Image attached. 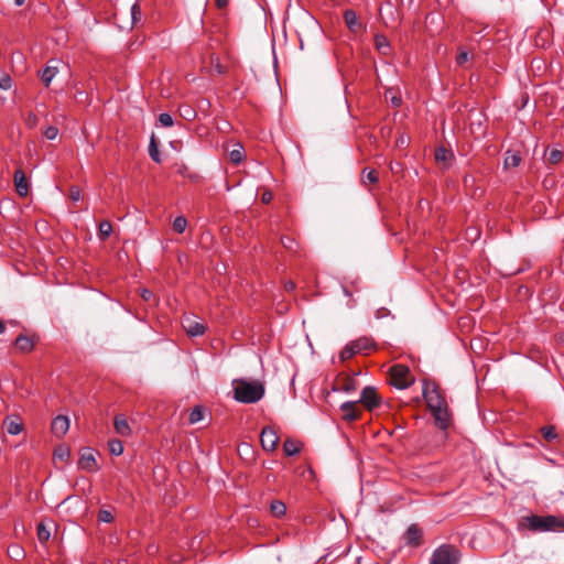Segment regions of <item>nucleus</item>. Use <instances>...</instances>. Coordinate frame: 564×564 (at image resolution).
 I'll use <instances>...</instances> for the list:
<instances>
[{
	"label": "nucleus",
	"instance_id": "29",
	"mask_svg": "<svg viewBox=\"0 0 564 564\" xmlns=\"http://www.w3.org/2000/svg\"><path fill=\"white\" fill-rule=\"evenodd\" d=\"M149 155L154 162H156V163L161 162V155L159 152V147H158V142H156L154 134H152V137L150 139Z\"/></svg>",
	"mask_w": 564,
	"mask_h": 564
},
{
	"label": "nucleus",
	"instance_id": "9",
	"mask_svg": "<svg viewBox=\"0 0 564 564\" xmlns=\"http://www.w3.org/2000/svg\"><path fill=\"white\" fill-rule=\"evenodd\" d=\"M13 182L18 195L21 197L28 196L30 192V184L25 176V173L21 169L14 172Z\"/></svg>",
	"mask_w": 564,
	"mask_h": 564
},
{
	"label": "nucleus",
	"instance_id": "50",
	"mask_svg": "<svg viewBox=\"0 0 564 564\" xmlns=\"http://www.w3.org/2000/svg\"><path fill=\"white\" fill-rule=\"evenodd\" d=\"M28 123L34 126L36 123V116L31 113L28 118Z\"/></svg>",
	"mask_w": 564,
	"mask_h": 564
},
{
	"label": "nucleus",
	"instance_id": "14",
	"mask_svg": "<svg viewBox=\"0 0 564 564\" xmlns=\"http://www.w3.org/2000/svg\"><path fill=\"white\" fill-rule=\"evenodd\" d=\"M344 21L348 29L354 33H358L362 29V25L359 22L358 17L354 10L349 9L344 12Z\"/></svg>",
	"mask_w": 564,
	"mask_h": 564
},
{
	"label": "nucleus",
	"instance_id": "27",
	"mask_svg": "<svg viewBox=\"0 0 564 564\" xmlns=\"http://www.w3.org/2000/svg\"><path fill=\"white\" fill-rule=\"evenodd\" d=\"M379 180L378 172L376 170L364 169L361 173L362 184H376Z\"/></svg>",
	"mask_w": 564,
	"mask_h": 564
},
{
	"label": "nucleus",
	"instance_id": "15",
	"mask_svg": "<svg viewBox=\"0 0 564 564\" xmlns=\"http://www.w3.org/2000/svg\"><path fill=\"white\" fill-rule=\"evenodd\" d=\"M52 62H50L46 67L39 72V75L41 77V80L43 82L45 87H48L53 80V78L58 73V67L56 65H52Z\"/></svg>",
	"mask_w": 564,
	"mask_h": 564
},
{
	"label": "nucleus",
	"instance_id": "38",
	"mask_svg": "<svg viewBox=\"0 0 564 564\" xmlns=\"http://www.w3.org/2000/svg\"><path fill=\"white\" fill-rule=\"evenodd\" d=\"M562 159H563V153L560 150L554 149L549 153L547 162L551 164H557L558 162L562 161Z\"/></svg>",
	"mask_w": 564,
	"mask_h": 564
},
{
	"label": "nucleus",
	"instance_id": "8",
	"mask_svg": "<svg viewBox=\"0 0 564 564\" xmlns=\"http://www.w3.org/2000/svg\"><path fill=\"white\" fill-rule=\"evenodd\" d=\"M78 467L88 473H94L99 469L94 452L90 448H85L79 457Z\"/></svg>",
	"mask_w": 564,
	"mask_h": 564
},
{
	"label": "nucleus",
	"instance_id": "39",
	"mask_svg": "<svg viewBox=\"0 0 564 564\" xmlns=\"http://www.w3.org/2000/svg\"><path fill=\"white\" fill-rule=\"evenodd\" d=\"M12 87V78L4 74L0 77V89L9 90Z\"/></svg>",
	"mask_w": 564,
	"mask_h": 564
},
{
	"label": "nucleus",
	"instance_id": "32",
	"mask_svg": "<svg viewBox=\"0 0 564 564\" xmlns=\"http://www.w3.org/2000/svg\"><path fill=\"white\" fill-rule=\"evenodd\" d=\"M37 539L40 540V542L42 543H45L50 540V536H51V532L48 530V528L43 523H39L37 524Z\"/></svg>",
	"mask_w": 564,
	"mask_h": 564
},
{
	"label": "nucleus",
	"instance_id": "11",
	"mask_svg": "<svg viewBox=\"0 0 564 564\" xmlns=\"http://www.w3.org/2000/svg\"><path fill=\"white\" fill-rule=\"evenodd\" d=\"M182 325L185 332L192 337L202 336L206 330L205 326L202 323L196 322L191 317H184L182 321Z\"/></svg>",
	"mask_w": 564,
	"mask_h": 564
},
{
	"label": "nucleus",
	"instance_id": "51",
	"mask_svg": "<svg viewBox=\"0 0 564 564\" xmlns=\"http://www.w3.org/2000/svg\"><path fill=\"white\" fill-rule=\"evenodd\" d=\"M271 198H272L271 193H264V194L262 195V202H263V203H269V202L271 200Z\"/></svg>",
	"mask_w": 564,
	"mask_h": 564
},
{
	"label": "nucleus",
	"instance_id": "41",
	"mask_svg": "<svg viewBox=\"0 0 564 564\" xmlns=\"http://www.w3.org/2000/svg\"><path fill=\"white\" fill-rule=\"evenodd\" d=\"M98 520L105 523H110L113 520V516L109 510H100L98 514Z\"/></svg>",
	"mask_w": 564,
	"mask_h": 564
},
{
	"label": "nucleus",
	"instance_id": "31",
	"mask_svg": "<svg viewBox=\"0 0 564 564\" xmlns=\"http://www.w3.org/2000/svg\"><path fill=\"white\" fill-rule=\"evenodd\" d=\"M180 115L183 119L192 121L196 118V111L189 105H183L180 107Z\"/></svg>",
	"mask_w": 564,
	"mask_h": 564
},
{
	"label": "nucleus",
	"instance_id": "55",
	"mask_svg": "<svg viewBox=\"0 0 564 564\" xmlns=\"http://www.w3.org/2000/svg\"><path fill=\"white\" fill-rule=\"evenodd\" d=\"M6 329L4 324L0 321V334H2Z\"/></svg>",
	"mask_w": 564,
	"mask_h": 564
},
{
	"label": "nucleus",
	"instance_id": "44",
	"mask_svg": "<svg viewBox=\"0 0 564 564\" xmlns=\"http://www.w3.org/2000/svg\"><path fill=\"white\" fill-rule=\"evenodd\" d=\"M69 198L73 200V202H78L80 198H82V192L79 189V187L77 186H72L69 188Z\"/></svg>",
	"mask_w": 564,
	"mask_h": 564
},
{
	"label": "nucleus",
	"instance_id": "5",
	"mask_svg": "<svg viewBox=\"0 0 564 564\" xmlns=\"http://www.w3.org/2000/svg\"><path fill=\"white\" fill-rule=\"evenodd\" d=\"M390 383L397 389H406L414 382L410 369L404 365H394L390 368Z\"/></svg>",
	"mask_w": 564,
	"mask_h": 564
},
{
	"label": "nucleus",
	"instance_id": "24",
	"mask_svg": "<svg viewBox=\"0 0 564 564\" xmlns=\"http://www.w3.org/2000/svg\"><path fill=\"white\" fill-rule=\"evenodd\" d=\"M270 512L275 518H281L286 512V506L281 500H273L270 503Z\"/></svg>",
	"mask_w": 564,
	"mask_h": 564
},
{
	"label": "nucleus",
	"instance_id": "40",
	"mask_svg": "<svg viewBox=\"0 0 564 564\" xmlns=\"http://www.w3.org/2000/svg\"><path fill=\"white\" fill-rule=\"evenodd\" d=\"M43 134L47 140H54L58 135V129L54 126H50L43 131Z\"/></svg>",
	"mask_w": 564,
	"mask_h": 564
},
{
	"label": "nucleus",
	"instance_id": "35",
	"mask_svg": "<svg viewBox=\"0 0 564 564\" xmlns=\"http://www.w3.org/2000/svg\"><path fill=\"white\" fill-rule=\"evenodd\" d=\"M130 14H131V26L138 24L141 21V8L137 2L131 6Z\"/></svg>",
	"mask_w": 564,
	"mask_h": 564
},
{
	"label": "nucleus",
	"instance_id": "16",
	"mask_svg": "<svg viewBox=\"0 0 564 564\" xmlns=\"http://www.w3.org/2000/svg\"><path fill=\"white\" fill-rule=\"evenodd\" d=\"M337 389L344 392H352L357 389L358 383L354 377L344 376L343 378H338L336 381Z\"/></svg>",
	"mask_w": 564,
	"mask_h": 564
},
{
	"label": "nucleus",
	"instance_id": "10",
	"mask_svg": "<svg viewBox=\"0 0 564 564\" xmlns=\"http://www.w3.org/2000/svg\"><path fill=\"white\" fill-rule=\"evenodd\" d=\"M357 401H347L340 405L343 412V420L354 422L359 419L360 412L357 409Z\"/></svg>",
	"mask_w": 564,
	"mask_h": 564
},
{
	"label": "nucleus",
	"instance_id": "2",
	"mask_svg": "<svg viewBox=\"0 0 564 564\" xmlns=\"http://www.w3.org/2000/svg\"><path fill=\"white\" fill-rule=\"evenodd\" d=\"M519 529L531 532H564V517L553 514L522 517L519 521Z\"/></svg>",
	"mask_w": 564,
	"mask_h": 564
},
{
	"label": "nucleus",
	"instance_id": "34",
	"mask_svg": "<svg viewBox=\"0 0 564 564\" xmlns=\"http://www.w3.org/2000/svg\"><path fill=\"white\" fill-rule=\"evenodd\" d=\"M108 446L112 455L119 456L123 453V444L119 440L109 441Z\"/></svg>",
	"mask_w": 564,
	"mask_h": 564
},
{
	"label": "nucleus",
	"instance_id": "53",
	"mask_svg": "<svg viewBox=\"0 0 564 564\" xmlns=\"http://www.w3.org/2000/svg\"><path fill=\"white\" fill-rule=\"evenodd\" d=\"M392 104H393L395 107H398V106H400V104H401V99H400V98H398V97H393V98H392Z\"/></svg>",
	"mask_w": 564,
	"mask_h": 564
},
{
	"label": "nucleus",
	"instance_id": "19",
	"mask_svg": "<svg viewBox=\"0 0 564 564\" xmlns=\"http://www.w3.org/2000/svg\"><path fill=\"white\" fill-rule=\"evenodd\" d=\"M115 430L121 436H129L131 434V427L123 415H117L113 422Z\"/></svg>",
	"mask_w": 564,
	"mask_h": 564
},
{
	"label": "nucleus",
	"instance_id": "52",
	"mask_svg": "<svg viewBox=\"0 0 564 564\" xmlns=\"http://www.w3.org/2000/svg\"><path fill=\"white\" fill-rule=\"evenodd\" d=\"M285 289H286L288 291H293V290L295 289V284H294V282H292V281L286 282V283H285Z\"/></svg>",
	"mask_w": 564,
	"mask_h": 564
},
{
	"label": "nucleus",
	"instance_id": "7",
	"mask_svg": "<svg viewBox=\"0 0 564 564\" xmlns=\"http://www.w3.org/2000/svg\"><path fill=\"white\" fill-rule=\"evenodd\" d=\"M279 441L280 437L274 429L271 426H265L262 429L260 434V442L264 451L273 452L276 448Z\"/></svg>",
	"mask_w": 564,
	"mask_h": 564
},
{
	"label": "nucleus",
	"instance_id": "33",
	"mask_svg": "<svg viewBox=\"0 0 564 564\" xmlns=\"http://www.w3.org/2000/svg\"><path fill=\"white\" fill-rule=\"evenodd\" d=\"M203 417H204V410H203V408H202V406H195V408L191 411V413H189V415H188V422H189L191 424H195V423H197V422L202 421V420H203Z\"/></svg>",
	"mask_w": 564,
	"mask_h": 564
},
{
	"label": "nucleus",
	"instance_id": "37",
	"mask_svg": "<svg viewBox=\"0 0 564 564\" xmlns=\"http://www.w3.org/2000/svg\"><path fill=\"white\" fill-rule=\"evenodd\" d=\"M357 352L355 351V348L352 347V344L349 343L347 344L340 351L339 354V358L341 361H345L349 358H351L352 356H355Z\"/></svg>",
	"mask_w": 564,
	"mask_h": 564
},
{
	"label": "nucleus",
	"instance_id": "4",
	"mask_svg": "<svg viewBox=\"0 0 564 564\" xmlns=\"http://www.w3.org/2000/svg\"><path fill=\"white\" fill-rule=\"evenodd\" d=\"M460 558L462 553L457 546L444 543L433 551L429 564H459Z\"/></svg>",
	"mask_w": 564,
	"mask_h": 564
},
{
	"label": "nucleus",
	"instance_id": "49",
	"mask_svg": "<svg viewBox=\"0 0 564 564\" xmlns=\"http://www.w3.org/2000/svg\"><path fill=\"white\" fill-rule=\"evenodd\" d=\"M141 296H142L144 300H147V301H148V300H150V297L152 296V293H151V291H149V290H145V289H144V290H142Z\"/></svg>",
	"mask_w": 564,
	"mask_h": 564
},
{
	"label": "nucleus",
	"instance_id": "6",
	"mask_svg": "<svg viewBox=\"0 0 564 564\" xmlns=\"http://www.w3.org/2000/svg\"><path fill=\"white\" fill-rule=\"evenodd\" d=\"M357 402L361 403L368 411H372L380 406L381 398L378 395L376 388L365 387Z\"/></svg>",
	"mask_w": 564,
	"mask_h": 564
},
{
	"label": "nucleus",
	"instance_id": "3",
	"mask_svg": "<svg viewBox=\"0 0 564 564\" xmlns=\"http://www.w3.org/2000/svg\"><path fill=\"white\" fill-rule=\"evenodd\" d=\"M234 398L241 403H256L264 395V386L260 381L237 379L232 382Z\"/></svg>",
	"mask_w": 564,
	"mask_h": 564
},
{
	"label": "nucleus",
	"instance_id": "26",
	"mask_svg": "<svg viewBox=\"0 0 564 564\" xmlns=\"http://www.w3.org/2000/svg\"><path fill=\"white\" fill-rule=\"evenodd\" d=\"M4 425H6L7 432L10 435H18L23 431V424H22V422H20L18 420L7 419L4 421Z\"/></svg>",
	"mask_w": 564,
	"mask_h": 564
},
{
	"label": "nucleus",
	"instance_id": "57",
	"mask_svg": "<svg viewBox=\"0 0 564 564\" xmlns=\"http://www.w3.org/2000/svg\"><path fill=\"white\" fill-rule=\"evenodd\" d=\"M19 553H20V549L17 547L15 551H13V554L18 555Z\"/></svg>",
	"mask_w": 564,
	"mask_h": 564
},
{
	"label": "nucleus",
	"instance_id": "47",
	"mask_svg": "<svg viewBox=\"0 0 564 564\" xmlns=\"http://www.w3.org/2000/svg\"><path fill=\"white\" fill-rule=\"evenodd\" d=\"M216 8L225 9L228 6L229 0H214Z\"/></svg>",
	"mask_w": 564,
	"mask_h": 564
},
{
	"label": "nucleus",
	"instance_id": "58",
	"mask_svg": "<svg viewBox=\"0 0 564 564\" xmlns=\"http://www.w3.org/2000/svg\"><path fill=\"white\" fill-rule=\"evenodd\" d=\"M344 293H345L346 295H349V293H348V291H347L346 289H344Z\"/></svg>",
	"mask_w": 564,
	"mask_h": 564
},
{
	"label": "nucleus",
	"instance_id": "25",
	"mask_svg": "<svg viewBox=\"0 0 564 564\" xmlns=\"http://www.w3.org/2000/svg\"><path fill=\"white\" fill-rule=\"evenodd\" d=\"M237 148L229 152V160L231 163L238 165L245 159V150L240 143H237Z\"/></svg>",
	"mask_w": 564,
	"mask_h": 564
},
{
	"label": "nucleus",
	"instance_id": "23",
	"mask_svg": "<svg viewBox=\"0 0 564 564\" xmlns=\"http://www.w3.org/2000/svg\"><path fill=\"white\" fill-rule=\"evenodd\" d=\"M112 232V225L108 220H102L98 225V238L106 241Z\"/></svg>",
	"mask_w": 564,
	"mask_h": 564
},
{
	"label": "nucleus",
	"instance_id": "48",
	"mask_svg": "<svg viewBox=\"0 0 564 564\" xmlns=\"http://www.w3.org/2000/svg\"><path fill=\"white\" fill-rule=\"evenodd\" d=\"M215 72H216L217 74L221 75V74H225V72H226V70H225V67H224V66H221L219 63H217V64L215 65Z\"/></svg>",
	"mask_w": 564,
	"mask_h": 564
},
{
	"label": "nucleus",
	"instance_id": "17",
	"mask_svg": "<svg viewBox=\"0 0 564 564\" xmlns=\"http://www.w3.org/2000/svg\"><path fill=\"white\" fill-rule=\"evenodd\" d=\"M406 543L409 545L417 546L421 544L422 531L415 524H412L408 528L405 532Z\"/></svg>",
	"mask_w": 564,
	"mask_h": 564
},
{
	"label": "nucleus",
	"instance_id": "21",
	"mask_svg": "<svg viewBox=\"0 0 564 564\" xmlns=\"http://www.w3.org/2000/svg\"><path fill=\"white\" fill-rule=\"evenodd\" d=\"M302 444L295 440L288 438L283 443V451L286 456H294L301 452Z\"/></svg>",
	"mask_w": 564,
	"mask_h": 564
},
{
	"label": "nucleus",
	"instance_id": "22",
	"mask_svg": "<svg viewBox=\"0 0 564 564\" xmlns=\"http://www.w3.org/2000/svg\"><path fill=\"white\" fill-rule=\"evenodd\" d=\"M375 45L376 48L383 55H388L390 53V44L388 39L384 35L377 34L375 36Z\"/></svg>",
	"mask_w": 564,
	"mask_h": 564
},
{
	"label": "nucleus",
	"instance_id": "42",
	"mask_svg": "<svg viewBox=\"0 0 564 564\" xmlns=\"http://www.w3.org/2000/svg\"><path fill=\"white\" fill-rule=\"evenodd\" d=\"M54 456L61 460H66L69 457V451L66 447H58L55 449Z\"/></svg>",
	"mask_w": 564,
	"mask_h": 564
},
{
	"label": "nucleus",
	"instance_id": "54",
	"mask_svg": "<svg viewBox=\"0 0 564 564\" xmlns=\"http://www.w3.org/2000/svg\"><path fill=\"white\" fill-rule=\"evenodd\" d=\"M25 0H14L15 6L21 7L23 6Z\"/></svg>",
	"mask_w": 564,
	"mask_h": 564
},
{
	"label": "nucleus",
	"instance_id": "36",
	"mask_svg": "<svg viewBox=\"0 0 564 564\" xmlns=\"http://www.w3.org/2000/svg\"><path fill=\"white\" fill-rule=\"evenodd\" d=\"M187 227V220L183 216H178L173 221V229L177 234H183Z\"/></svg>",
	"mask_w": 564,
	"mask_h": 564
},
{
	"label": "nucleus",
	"instance_id": "46",
	"mask_svg": "<svg viewBox=\"0 0 564 564\" xmlns=\"http://www.w3.org/2000/svg\"><path fill=\"white\" fill-rule=\"evenodd\" d=\"M282 245L286 248L292 250L294 241L291 238H282L281 239Z\"/></svg>",
	"mask_w": 564,
	"mask_h": 564
},
{
	"label": "nucleus",
	"instance_id": "28",
	"mask_svg": "<svg viewBox=\"0 0 564 564\" xmlns=\"http://www.w3.org/2000/svg\"><path fill=\"white\" fill-rule=\"evenodd\" d=\"M541 433H542L543 438L549 443H553L558 440V435L553 425L543 426L541 429Z\"/></svg>",
	"mask_w": 564,
	"mask_h": 564
},
{
	"label": "nucleus",
	"instance_id": "1",
	"mask_svg": "<svg viewBox=\"0 0 564 564\" xmlns=\"http://www.w3.org/2000/svg\"><path fill=\"white\" fill-rule=\"evenodd\" d=\"M423 397L435 420V424L441 430H446L451 425L452 416L440 388L435 384H426L423 390Z\"/></svg>",
	"mask_w": 564,
	"mask_h": 564
},
{
	"label": "nucleus",
	"instance_id": "18",
	"mask_svg": "<svg viewBox=\"0 0 564 564\" xmlns=\"http://www.w3.org/2000/svg\"><path fill=\"white\" fill-rule=\"evenodd\" d=\"M15 348L21 352H30L34 348V340L25 335H19L14 341Z\"/></svg>",
	"mask_w": 564,
	"mask_h": 564
},
{
	"label": "nucleus",
	"instance_id": "12",
	"mask_svg": "<svg viewBox=\"0 0 564 564\" xmlns=\"http://www.w3.org/2000/svg\"><path fill=\"white\" fill-rule=\"evenodd\" d=\"M52 432L57 437H63L69 429V420L65 415L56 416L52 422Z\"/></svg>",
	"mask_w": 564,
	"mask_h": 564
},
{
	"label": "nucleus",
	"instance_id": "45",
	"mask_svg": "<svg viewBox=\"0 0 564 564\" xmlns=\"http://www.w3.org/2000/svg\"><path fill=\"white\" fill-rule=\"evenodd\" d=\"M468 61V53L465 52V51H462L457 57H456V62L458 65H463L465 64L466 62Z\"/></svg>",
	"mask_w": 564,
	"mask_h": 564
},
{
	"label": "nucleus",
	"instance_id": "30",
	"mask_svg": "<svg viewBox=\"0 0 564 564\" xmlns=\"http://www.w3.org/2000/svg\"><path fill=\"white\" fill-rule=\"evenodd\" d=\"M521 163V155L519 152H507L506 159H505V166L507 169L509 167H517Z\"/></svg>",
	"mask_w": 564,
	"mask_h": 564
},
{
	"label": "nucleus",
	"instance_id": "43",
	"mask_svg": "<svg viewBox=\"0 0 564 564\" xmlns=\"http://www.w3.org/2000/svg\"><path fill=\"white\" fill-rule=\"evenodd\" d=\"M159 122L163 127H172L173 126V118L169 113H161L159 116Z\"/></svg>",
	"mask_w": 564,
	"mask_h": 564
},
{
	"label": "nucleus",
	"instance_id": "20",
	"mask_svg": "<svg viewBox=\"0 0 564 564\" xmlns=\"http://www.w3.org/2000/svg\"><path fill=\"white\" fill-rule=\"evenodd\" d=\"M454 158L453 153L445 149L444 147H440L435 150V160L437 163H443L445 167H447Z\"/></svg>",
	"mask_w": 564,
	"mask_h": 564
},
{
	"label": "nucleus",
	"instance_id": "56",
	"mask_svg": "<svg viewBox=\"0 0 564 564\" xmlns=\"http://www.w3.org/2000/svg\"><path fill=\"white\" fill-rule=\"evenodd\" d=\"M19 553H20V549L17 547L15 551H13V554L18 555Z\"/></svg>",
	"mask_w": 564,
	"mask_h": 564
},
{
	"label": "nucleus",
	"instance_id": "13",
	"mask_svg": "<svg viewBox=\"0 0 564 564\" xmlns=\"http://www.w3.org/2000/svg\"><path fill=\"white\" fill-rule=\"evenodd\" d=\"M357 354H367L376 348V343L370 337H360L350 341Z\"/></svg>",
	"mask_w": 564,
	"mask_h": 564
}]
</instances>
